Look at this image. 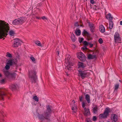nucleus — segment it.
I'll return each instance as SVG.
<instances>
[{
    "instance_id": "nucleus-1",
    "label": "nucleus",
    "mask_w": 122,
    "mask_h": 122,
    "mask_svg": "<svg viewBox=\"0 0 122 122\" xmlns=\"http://www.w3.org/2000/svg\"><path fill=\"white\" fill-rule=\"evenodd\" d=\"M10 27L8 23L4 20H0V39H5L8 35Z\"/></svg>"
},
{
    "instance_id": "nucleus-2",
    "label": "nucleus",
    "mask_w": 122,
    "mask_h": 122,
    "mask_svg": "<svg viewBox=\"0 0 122 122\" xmlns=\"http://www.w3.org/2000/svg\"><path fill=\"white\" fill-rule=\"evenodd\" d=\"M46 109L44 112L43 114H38V118L42 122H43L45 119L48 120H50V118L51 116V109L49 105L48 106L46 107Z\"/></svg>"
},
{
    "instance_id": "nucleus-3",
    "label": "nucleus",
    "mask_w": 122,
    "mask_h": 122,
    "mask_svg": "<svg viewBox=\"0 0 122 122\" xmlns=\"http://www.w3.org/2000/svg\"><path fill=\"white\" fill-rule=\"evenodd\" d=\"M2 71L6 77L9 80L15 79L16 77V74L15 72L10 73L8 71L5 69L2 70Z\"/></svg>"
},
{
    "instance_id": "nucleus-4",
    "label": "nucleus",
    "mask_w": 122,
    "mask_h": 122,
    "mask_svg": "<svg viewBox=\"0 0 122 122\" xmlns=\"http://www.w3.org/2000/svg\"><path fill=\"white\" fill-rule=\"evenodd\" d=\"M111 110L109 107H107L105 108L103 113L101 114L99 116L100 119L107 118L109 115V113L111 112Z\"/></svg>"
},
{
    "instance_id": "nucleus-5",
    "label": "nucleus",
    "mask_w": 122,
    "mask_h": 122,
    "mask_svg": "<svg viewBox=\"0 0 122 122\" xmlns=\"http://www.w3.org/2000/svg\"><path fill=\"white\" fill-rule=\"evenodd\" d=\"M87 70L83 71L80 69L78 71V75L80 76L82 79H83L87 77L89 75L90 73Z\"/></svg>"
},
{
    "instance_id": "nucleus-6",
    "label": "nucleus",
    "mask_w": 122,
    "mask_h": 122,
    "mask_svg": "<svg viewBox=\"0 0 122 122\" xmlns=\"http://www.w3.org/2000/svg\"><path fill=\"white\" fill-rule=\"evenodd\" d=\"M36 74L35 71H33L32 72L31 75L29 74V76L31 78V80L32 83H35L36 82L37 79V77L36 75Z\"/></svg>"
},
{
    "instance_id": "nucleus-7",
    "label": "nucleus",
    "mask_w": 122,
    "mask_h": 122,
    "mask_svg": "<svg viewBox=\"0 0 122 122\" xmlns=\"http://www.w3.org/2000/svg\"><path fill=\"white\" fill-rule=\"evenodd\" d=\"M6 95L7 90L4 88H0V100H3L4 97Z\"/></svg>"
},
{
    "instance_id": "nucleus-8",
    "label": "nucleus",
    "mask_w": 122,
    "mask_h": 122,
    "mask_svg": "<svg viewBox=\"0 0 122 122\" xmlns=\"http://www.w3.org/2000/svg\"><path fill=\"white\" fill-rule=\"evenodd\" d=\"M21 41L18 39H15L14 40L12 46L13 47H18L21 44Z\"/></svg>"
},
{
    "instance_id": "nucleus-9",
    "label": "nucleus",
    "mask_w": 122,
    "mask_h": 122,
    "mask_svg": "<svg viewBox=\"0 0 122 122\" xmlns=\"http://www.w3.org/2000/svg\"><path fill=\"white\" fill-rule=\"evenodd\" d=\"M77 56L81 61H84L86 60V56L82 52H79L77 54Z\"/></svg>"
},
{
    "instance_id": "nucleus-10",
    "label": "nucleus",
    "mask_w": 122,
    "mask_h": 122,
    "mask_svg": "<svg viewBox=\"0 0 122 122\" xmlns=\"http://www.w3.org/2000/svg\"><path fill=\"white\" fill-rule=\"evenodd\" d=\"M114 39L115 42H120L121 41V38L120 37V35L117 32H116L114 35Z\"/></svg>"
},
{
    "instance_id": "nucleus-11",
    "label": "nucleus",
    "mask_w": 122,
    "mask_h": 122,
    "mask_svg": "<svg viewBox=\"0 0 122 122\" xmlns=\"http://www.w3.org/2000/svg\"><path fill=\"white\" fill-rule=\"evenodd\" d=\"M83 114L85 117H88L91 115L90 109L88 108H84Z\"/></svg>"
},
{
    "instance_id": "nucleus-12",
    "label": "nucleus",
    "mask_w": 122,
    "mask_h": 122,
    "mask_svg": "<svg viewBox=\"0 0 122 122\" xmlns=\"http://www.w3.org/2000/svg\"><path fill=\"white\" fill-rule=\"evenodd\" d=\"M90 29V31L92 33L94 32L95 31V27L94 24L89 22L88 23Z\"/></svg>"
},
{
    "instance_id": "nucleus-13",
    "label": "nucleus",
    "mask_w": 122,
    "mask_h": 122,
    "mask_svg": "<svg viewBox=\"0 0 122 122\" xmlns=\"http://www.w3.org/2000/svg\"><path fill=\"white\" fill-rule=\"evenodd\" d=\"M111 120L116 122L118 119V117L117 115L116 114H113L111 115Z\"/></svg>"
},
{
    "instance_id": "nucleus-14",
    "label": "nucleus",
    "mask_w": 122,
    "mask_h": 122,
    "mask_svg": "<svg viewBox=\"0 0 122 122\" xmlns=\"http://www.w3.org/2000/svg\"><path fill=\"white\" fill-rule=\"evenodd\" d=\"M18 85L16 84H12L10 86V88L12 91H14L16 90Z\"/></svg>"
},
{
    "instance_id": "nucleus-15",
    "label": "nucleus",
    "mask_w": 122,
    "mask_h": 122,
    "mask_svg": "<svg viewBox=\"0 0 122 122\" xmlns=\"http://www.w3.org/2000/svg\"><path fill=\"white\" fill-rule=\"evenodd\" d=\"M78 68H84L86 67L85 66L82 62H79L78 63Z\"/></svg>"
},
{
    "instance_id": "nucleus-16",
    "label": "nucleus",
    "mask_w": 122,
    "mask_h": 122,
    "mask_svg": "<svg viewBox=\"0 0 122 122\" xmlns=\"http://www.w3.org/2000/svg\"><path fill=\"white\" fill-rule=\"evenodd\" d=\"M85 98L86 100L87 103H90V96L88 94H86L85 95Z\"/></svg>"
},
{
    "instance_id": "nucleus-17",
    "label": "nucleus",
    "mask_w": 122,
    "mask_h": 122,
    "mask_svg": "<svg viewBox=\"0 0 122 122\" xmlns=\"http://www.w3.org/2000/svg\"><path fill=\"white\" fill-rule=\"evenodd\" d=\"M15 62L13 59H11L8 61L7 64L9 65L10 66H12V65L15 64Z\"/></svg>"
},
{
    "instance_id": "nucleus-18",
    "label": "nucleus",
    "mask_w": 122,
    "mask_h": 122,
    "mask_svg": "<svg viewBox=\"0 0 122 122\" xmlns=\"http://www.w3.org/2000/svg\"><path fill=\"white\" fill-rule=\"evenodd\" d=\"M70 58H67V59H66L65 60V62L67 63V64H68V65H67V66H68V67H70L71 66H72L71 65V62L70 61Z\"/></svg>"
},
{
    "instance_id": "nucleus-19",
    "label": "nucleus",
    "mask_w": 122,
    "mask_h": 122,
    "mask_svg": "<svg viewBox=\"0 0 122 122\" xmlns=\"http://www.w3.org/2000/svg\"><path fill=\"white\" fill-rule=\"evenodd\" d=\"M93 112V113L96 114L97 113L98 110V108L97 105H95L93 107L92 109Z\"/></svg>"
},
{
    "instance_id": "nucleus-20",
    "label": "nucleus",
    "mask_w": 122,
    "mask_h": 122,
    "mask_svg": "<svg viewBox=\"0 0 122 122\" xmlns=\"http://www.w3.org/2000/svg\"><path fill=\"white\" fill-rule=\"evenodd\" d=\"M106 18L109 21H112V20L113 18L112 16L110 13H109L107 15Z\"/></svg>"
},
{
    "instance_id": "nucleus-21",
    "label": "nucleus",
    "mask_w": 122,
    "mask_h": 122,
    "mask_svg": "<svg viewBox=\"0 0 122 122\" xmlns=\"http://www.w3.org/2000/svg\"><path fill=\"white\" fill-rule=\"evenodd\" d=\"M99 30L102 33H104L105 32V28L103 25H101L99 26Z\"/></svg>"
},
{
    "instance_id": "nucleus-22",
    "label": "nucleus",
    "mask_w": 122,
    "mask_h": 122,
    "mask_svg": "<svg viewBox=\"0 0 122 122\" xmlns=\"http://www.w3.org/2000/svg\"><path fill=\"white\" fill-rule=\"evenodd\" d=\"M71 39L73 42H75L76 41V38L74 34L73 33H72L71 35Z\"/></svg>"
},
{
    "instance_id": "nucleus-23",
    "label": "nucleus",
    "mask_w": 122,
    "mask_h": 122,
    "mask_svg": "<svg viewBox=\"0 0 122 122\" xmlns=\"http://www.w3.org/2000/svg\"><path fill=\"white\" fill-rule=\"evenodd\" d=\"M18 19L19 24H22L24 23V18L23 17H20Z\"/></svg>"
},
{
    "instance_id": "nucleus-24",
    "label": "nucleus",
    "mask_w": 122,
    "mask_h": 122,
    "mask_svg": "<svg viewBox=\"0 0 122 122\" xmlns=\"http://www.w3.org/2000/svg\"><path fill=\"white\" fill-rule=\"evenodd\" d=\"M88 58L89 59H92L94 58H96V57L95 55L91 54H89L88 56Z\"/></svg>"
},
{
    "instance_id": "nucleus-25",
    "label": "nucleus",
    "mask_w": 122,
    "mask_h": 122,
    "mask_svg": "<svg viewBox=\"0 0 122 122\" xmlns=\"http://www.w3.org/2000/svg\"><path fill=\"white\" fill-rule=\"evenodd\" d=\"M109 28L110 29H112L113 26V23L112 20L109 21Z\"/></svg>"
},
{
    "instance_id": "nucleus-26",
    "label": "nucleus",
    "mask_w": 122,
    "mask_h": 122,
    "mask_svg": "<svg viewBox=\"0 0 122 122\" xmlns=\"http://www.w3.org/2000/svg\"><path fill=\"white\" fill-rule=\"evenodd\" d=\"M82 34L85 35H86L87 36H89L90 35L85 30H84L82 32Z\"/></svg>"
},
{
    "instance_id": "nucleus-27",
    "label": "nucleus",
    "mask_w": 122,
    "mask_h": 122,
    "mask_svg": "<svg viewBox=\"0 0 122 122\" xmlns=\"http://www.w3.org/2000/svg\"><path fill=\"white\" fill-rule=\"evenodd\" d=\"M12 24L14 25H17L19 24L18 19H16L13 21Z\"/></svg>"
},
{
    "instance_id": "nucleus-28",
    "label": "nucleus",
    "mask_w": 122,
    "mask_h": 122,
    "mask_svg": "<svg viewBox=\"0 0 122 122\" xmlns=\"http://www.w3.org/2000/svg\"><path fill=\"white\" fill-rule=\"evenodd\" d=\"M99 53V51L98 50L95 49L94 50L93 52V55H94L96 56L98 55Z\"/></svg>"
},
{
    "instance_id": "nucleus-29",
    "label": "nucleus",
    "mask_w": 122,
    "mask_h": 122,
    "mask_svg": "<svg viewBox=\"0 0 122 122\" xmlns=\"http://www.w3.org/2000/svg\"><path fill=\"white\" fill-rule=\"evenodd\" d=\"M36 18L37 19L40 20L41 19L43 20H44L45 19H47V18H46L45 16H43L42 17H38L37 16H35Z\"/></svg>"
},
{
    "instance_id": "nucleus-30",
    "label": "nucleus",
    "mask_w": 122,
    "mask_h": 122,
    "mask_svg": "<svg viewBox=\"0 0 122 122\" xmlns=\"http://www.w3.org/2000/svg\"><path fill=\"white\" fill-rule=\"evenodd\" d=\"M75 33L77 35L79 36L81 34V31L80 30L76 29L75 30Z\"/></svg>"
},
{
    "instance_id": "nucleus-31",
    "label": "nucleus",
    "mask_w": 122,
    "mask_h": 122,
    "mask_svg": "<svg viewBox=\"0 0 122 122\" xmlns=\"http://www.w3.org/2000/svg\"><path fill=\"white\" fill-rule=\"evenodd\" d=\"M35 44H36L37 46H41V44L39 41H35Z\"/></svg>"
},
{
    "instance_id": "nucleus-32",
    "label": "nucleus",
    "mask_w": 122,
    "mask_h": 122,
    "mask_svg": "<svg viewBox=\"0 0 122 122\" xmlns=\"http://www.w3.org/2000/svg\"><path fill=\"white\" fill-rule=\"evenodd\" d=\"M9 34L11 36H13L15 34V33L13 30H10L9 31Z\"/></svg>"
},
{
    "instance_id": "nucleus-33",
    "label": "nucleus",
    "mask_w": 122,
    "mask_h": 122,
    "mask_svg": "<svg viewBox=\"0 0 122 122\" xmlns=\"http://www.w3.org/2000/svg\"><path fill=\"white\" fill-rule=\"evenodd\" d=\"M33 98L36 101L38 102L39 101L38 98L36 96H33Z\"/></svg>"
},
{
    "instance_id": "nucleus-34",
    "label": "nucleus",
    "mask_w": 122,
    "mask_h": 122,
    "mask_svg": "<svg viewBox=\"0 0 122 122\" xmlns=\"http://www.w3.org/2000/svg\"><path fill=\"white\" fill-rule=\"evenodd\" d=\"M76 107L74 106V107H72L71 108V109L72 110H73L72 112L73 113H76Z\"/></svg>"
},
{
    "instance_id": "nucleus-35",
    "label": "nucleus",
    "mask_w": 122,
    "mask_h": 122,
    "mask_svg": "<svg viewBox=\"0 0 122 122\" xmlns=\"http://www.w3.org/2000/svg\"><path fill=\"white\" fill-rule=\"evenodd\" d=\"M93 9L95 10H97L99 9V7L98 6L95 5L93 6Z\"/></svg>"
},
{
    "instance_id": "nucleus-36",
    "label": "nucleus",
    "mask_w": 122,
    "mask_h": 122,
    "mask_svg": "<svg viewBox=\"0 0 122 122\" xmlns=\"http://www.w3.org/2000/svg\"><path fill=\"white\" fill-rule=\"evenodd\" d=\"M6 56L9 57L11 58L12 57V55L11 54H10L9 52H7L6 53Z\"/></svg>"
},
{
    "instance_id": "nucleus-37",
    "label": "nucleus",
    "mask_w": 122,
    "mask_h": 122,
    "mask_svg": "<svg viewBox=\"0 0 122 122\" xmlns=\"http://www.w3.org/2000/svg\"><path fill=\"white\" fill-rule=\"evenodd\" d=\"M10 66L9 65H7H7H6L5 66V69H3V70L4 69H5L6 70H7L9 69L10 68Z\"/></svg>"
},
{
    "instance_id": "nucleus-38",
    "label": "nucleus",
    "mask_w": 122,
    "mask_h": 122,
    "mask_svg": "<svg viewBox=\"0 0 122 122\" xmlns=\"http://www.w3.org/2000/svg\"><path fill=\"white\" fill-rule=\"evenodd\" d=\"M119 87V85L118 84H117L115 85L114 87V91L117 90L118 88Z\"/></svg>"
},
{
    "instance_id": "nucleus-39",
    "label": "nucleus",
    "mask_w": 122,
    "mask_h": 122,
    "mask_svg": "<svg viewBox=\"0 0 122 122\" xmlns=\"http://www.w3.org/2000/svg\"><path fill=\"white\" fill-rule=\"evenodd\" d=\"M89 44V42H88L86 41H84L83 42V44L86 46H88Z\"/></svg>"
},
{
    "instance_id": "nucleus-40",
    "label": "nucleus",
    "mask_w": 122,
    "mask_h": 122,
    "mask_svg": "<svg viewBox=\"0 0 122 122\" xmlns=\"http://www.w3.org/2000/svg\"><path fill=\"white\" fill-rule=\"evenodd\" d=\"M103 40L102 38H100L98 40L100 44H102L103 43Z\"/></svg>"
},
{
    "instance_id": "nucleus-41",
    "label": "nucleus",
    "mask_w": 122,
    "mask_h": 122,
    "mask_svg": "<svg viewBox=\"0 0 122 122\" xmlns=\"http://www.w3.org/2000/svg\"><path fill=\"white\" fill-rule=\"evenodd\" d=\"M86 122H92L90 118H87L86 120Z\"/></svg>"
},
{
    "instance_id": "nucleus-42",
    "label": "nucleus",
    "mask_w": 122,
    "mask_h": 122,
    "mask_svg": "<svg viewBox=\"0 0 122 122\" xmlns=\"http://www.w3.org/2000/svg\"><path fill=\"white\" fill-rule=\"evenodd\" d=\"M97 118L96 116H95L93 117L92 119V120L93 121H95L97 120Z\"/></svg>"
},
{
    "instance_id": "nucleus-43",
    "label": "nucleus",
    "mask_w": 122,
    "mask_h": 122,
    "mask_svg": "<svg viewBox=\"0 0 122 122\" xmlns=\"http://www.w3.org/2000/svg\"><path fill=\"white\" fill-rule=\"evenodd\" d=\"M84 38H79V41L80 43L82 42Z\"/></svg>"
},
{
    "instance_id": "nucleus-44",
    "label": "nucleus",
    "mask_w": 122,
    "mask_h": 122,
    "mask_svg": "<svg viewBox=\"0 0 122 122\" xmlns=\"http://www.w3.org/2000/svg\"><path fill=\"white\" fill-rule=\"evenodd\" d=\"M83 98V96L81 95L80 97H79V99L80 101L82 102L83 101L82 99Z\"/></svg>"
},
{
    "instance_id": "nucleus-45",
    "label": "nucleus",
    "mask_w": 122,
    "mask_h": 122,
    "mask_svg": "<svg viewBox=\"0 0 122 122\" xmlns=\"http://www.w3.org/2000/svg\"><path fill=\"white\" fill-rule=\"evenodd\" d=\"M86 104L84 102H82V107L83 108H85V107L86 106Z\"/></svg>"
},
{
    "instance_id": "nucleus-46",
    "label": "nucleus",
    "mask_w": 122,
    "mask_h": 122,
    "mask_svg": "<svg viewBox=\"0 0 122 122\" xmlns=\"http://www.w3.org/2000/svg\"><path fill=\"white\" fill-rule=\"evenodd\" d=\"M74 26H79L78 23V22H76L74 24Z\"/></svg>"
},
{
    "instance_id": "nucleus-47",
    "label": "nucleus",
    "mask_w": 122,
    "mask_h": 122,
    "mask_svg": "<svg viewBox=\"0 0 122 122\" xmlns=\"http://www.w3.org/2000/svg\"><path fill=\"white\" fill-rule=\"evenodd\" d=\"M5 82V80L4 79H2L0 81V83L2 84L3 83Z\"/></svg>"
},
{
    "instance_id": "nucleus-48",
    "label": "nucleus",
    "mask_w": 122,
    "mask_h": 122,
    "mask_svg": "<svg viewBox=\"0 0 122 122\" xmlns=\"http://www.w3.org/2000/svg\"><path fill=\"white\" fill-rule=\"evenodd\" d=\"M30 59L32 60V61H35V59L34 58L32 57H30Z\"/></svg>"
},
{
    "instance_id": "nucleus-49",
    "label": "nucleus",
    "mask_w": 122,
    "mask_h": 122,
    "mask_svg": "<svg viewBox=\"0 0 122 122\" xmlns=\"http://www.w3.org/2000/svg\"><path fill=\"white\" fill-rule=\"evenodd\" d=\"M89 45H90V48H92V47L93 46V44H91L90 43H89Z\"/></svg>"
},
{
    "instance_id": "nucleus-50",
    "label": "nucleus",
    "mask_w": 122,
    "mask_h": 122,
    "mask_svg": "<svg viewBox=\"0 0 122 122\" xmlns=\"http://www.w3.org/2000/svg\"><path fill=\"white\" fill-rule=\"evenodd\" d=\"M82 48V49L83 50H87V48L85 46L84 47H83Z\"/></svg>"
},
{
    "instance_id": "nucleus-51",
    "label": "nucleus",
    "mask_w": 122,
    "mask_h": 122,
    "mask_svg": "<svg viewBox=\"0 0 122 122\" xmlns=\"http://www.w3.org/2000/svg\"><path fill=\"white\" fill-rule=\"evenodd\" d=\"M91 3L93 4L94 3V1L93 0H90Z\"/></svg>"
},
{
    "instance_id": "nucleus-52",
    "label": "nucleus",
    "mask_w": 122,
    "mask_h": 122,
    "mask_svg": "<svg viewBox=\"0 0 122 122\" xmlns=\"http://www.w3.org/2000/svg\"><path fill=\"white\" fill-rule=\"evenodd\" d=\"M56 53H57V55L59 56V51H57Z\"/></svg>"
},
{
    "instance_id": "nucleus-53",
    "label": "nucleus",
    "mask_w": 122,
    "mask_h": 122,
    "mask_svg": "<svg viewBox=\"0 0 122 122\" xmlns=\"http://www.w3.org/2000/svg\"><path fill=\"white\" fill-rule=\"evenodd\" d=\"M120 24L121 25H122V21H120Z\"/></svg>"
},
{
    "instance_id": "nucleus-54",
    "label": "nucleus",
    "mask_w": 122,
    "mask_h": 122,
    "mask_svg": "<svg viewBox=\"0 0 122 122\" xmlns=\"http://www.w3.org/2000/svg\"><path fill=\"white\" fill-rule=\"evenodd\" d=\"M72 102H73L74 103H75V101L74 100H72Z\"/></svg>"
},
{
    "instance_id": "nucleus-55",
    "label": "nucleus",
    "mask_w": 122,
    "mask_h": 122,
    "mask_svg": "<svg viewBox=\"0 0 122 122\" xmlns=\"http://www.w3.org/2000/svg\"><path fill=\"white\" fill-rule=\"evenodd\" d=\"M119 81L120 82H122V81H121L120 80H119Z\"/></svg>"
},
{
    "instance_id": "nucleus-56",
    "label": "nucleus",
    "mask_w": 122,
    "mask_h": 122,
    "mask_svg": "<svg viewBox=\"0 0 122 122\" xmlns=\"http://www.w3.org/2000/svg\"><path fill=\"white\" fill-rule=\"evenodd\" d=\"M74 46H75V47L76 46L75 45H74Z\"/></svg>"
}]
</instances>
